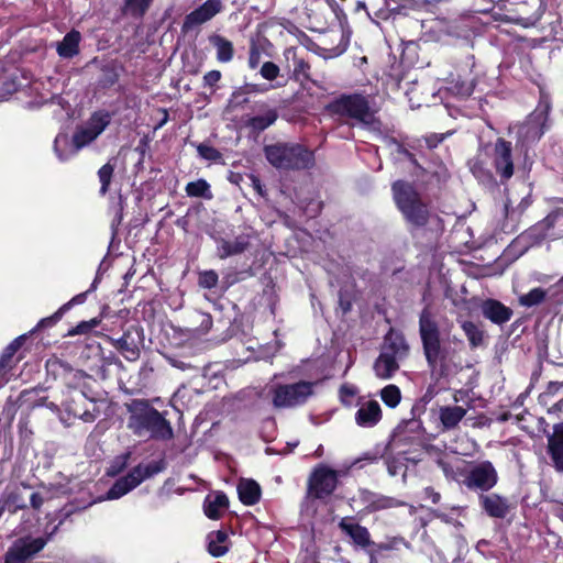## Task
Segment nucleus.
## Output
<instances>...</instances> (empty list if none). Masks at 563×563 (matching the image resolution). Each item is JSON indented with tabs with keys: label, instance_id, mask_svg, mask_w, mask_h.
<instances>
[{
	"label": "nucleus",
	"instance_id": "obj_63",
	"mask_svg": "<svg viewBox=\"0 0 563 563\" xmlns=\"http://www.w3.org/2000/svg\"><path fill=\"white\" fill-rule=\"evenodd\" d=\"M86 295H87V291L75 296L70 301L67 302V303H69V308L73 305L82 303L86 299Z\"/></svg>",
	"mask_w": 563,
	"mask_h": 563
},
{
	"label": "nucleus",
	"instance_id": "obj_56",
	"mask_svg": "<svg viewBox=\"0 0 563 563\" xmlns=\"http://www.w3.org/2000/svg\"><path fill=\"white\" fill-rule=\"evenodd\" d=\"M250 179L252 181V186L254 188V190L260 195V196H264L265 195V190H264V186L262 185L261 180L254 176V175H251L250 176Z\"/></svg>",
	"mask_w": 563,
	"mask_h": 563
},
{
	"label": "nucleus",
	"instance_id": "obj_48",
	"mask_svg": "<svg viewBox=\"0 0 563 563\" xmlns=\"http://www.w3.org/2000/svg\"><path fill=\"white\" fill-rule=\"evenodd\" d=\"M68 309H69V303L63 305L54 314L42 319L38 322L37 328L51 327V325L55 324L57 321L60 320L64 312L67 311Z\"/></svg>",
	"mask_w": 563,
	"mask_h": 563
},
{
	"label": "nucleus",
	"instance_id": "obj_54",
	"mask_svg": "<svg viewBox=\"0 0 563 563\" xmlns=\"http://www.w3.org/2000/svg\"><path fill=\"white\" fill-rule=\"evenodd\" d=\"M45 499L46 498L41 493H33L30 497L32 508L38 510L43 506Z\"/></svg>",
	"mask_w": 563,
	"mask_h": 563
},
{
	"label": "nucleus",
	"instance_id": "obj_4",
	"mask_svg": "<svg viewBox=\"0 0 563 563\" xmlns=\"http://www.w3.org/2000/svg\"><path fill=\"white\" fill-rule=\"evenodd\" d=\"M391 189L394 200L406 221L415 228L427 225L430 212L415 187L407 181L397 180Z\"/></svg>",
	"mask_w": 563,
	"mask_h": 563
},
{
	"label": "nucleus",
	"instance_id": "obj_42",
	"mask_svg": "<svg viewBox=\"0 0 563 563\" xmlns=\"http://www.w3.org/2000/svg\"><path fill=\"white\" fill-rule=\"evenodd\" d=\"M152 0H125L124 10L134 16H142L148 9Z\"/></svg>",
	"mask_w": 563,
	"mask_h": 563
},
{
	"label": "nucleus",
	"instance_id": "obj_64",
	"mask_svg": "<svg viewBox=\"0 0 563 563\" xmlns=\"http://www.w3.org/2000/svg\"><path fill=\"white\" fill-rule=\"evenodd\" d=\"M409 151L411 152V150H418L419 147H421V141L420 140H415L412 142H408L405 144Z\"/></svg>",
	"mask_w": 563,
	"mask_h": 563
},
{
	"label": "nucleus",
	"instance_id": "obj_53",
	"mask_svg": "<svg viewBox=\"0 0 563 563\" xmlns=\"http://www.w3.org/2000/svg\"><path fill=\"white\" fill-rule=\"evenodd\" d=\"M129 459L130 453H125L122 456H120L119 460L111 466V472L109 473L114 475L121 472L126 466Z\"/></svg>",
	"mask_w": 563,
	"mask_h": 563
},
{
	"label": "nucleus",
	"instance_id": "obj_10",
	"mask_svg": "<svg viewBox=\"0 0 563 563\" xmlns=\"http://www.w3.org/2000/svg\"><path fill=\"white\" fill-rule=\"evenodd\" d=\"M498 473L490 461L470 465L464 472L462 484L472 492L484 494L496 486Z\"/></svg>",
	"mask_w": 563,
	"mask_h": 563
},
{
	"label": "nucleus",
	"instance_id": "obj_7",
	"mask_svg": "<svg viewBox=\"0 0 563 563\" xmlns=\"http://www.w3.org/2000/svg\"><path fill=\"white\" fill-rule=\"evenodd\" d=\"M58 528L59 525L55 526L52 531L36 538L30 534L18 538L5 552L4 563H27L45 548Z\"/></svg>",
	"mask_w": 563,
	"mask_h": 563
},
{
	"label": "nucleus",
	"instance_id": "obj_21",
	"mask_svg": "<svg viewBox=\"0 0 563 563\" xmlns=\"http://www.w3.org/2000/svg\"><path fill=\"white\" fill-rule=\"evenodd\" d=\"M217 243V256L220 260H225L231 256L240 255L249 250L251 245L250 234H240L233 241L224 238H214Z\"/></svg>",
	"mask_w": 563,
	"mask_h": 563
},
{
	"label": "nucleus",
	"instance_id": "obj_14",
	"mask_svg": "<svg viewBox=\"0 0 563 563\" xmlns=\"http://www.w3.org/2000/svg\"><path fill=\"white\" fill-rule=\"evenodd\" d=\"M492 164L500 181H507L514 175L512 146L503 137L497 139L492 152Z\"/></svg>",
	"mask_w": 563,
	"mask_h": 563
},
{
	"label": "nucleus",
	"instance_id": "obj_23",
	"mask_svg": "<svg viewBox=\"0 0 563 563\" xmlns=\"http://www.w3.org/2000/svg\"><path fill=\"white\" fill-rule=\"evenodd\" d=\"M479 505L489 517L498 519L505 518L510 510L508 498L498 494H481Z\"/></svg>",
	"mask_w": 563,
	"mask_h": 563
},
{
	"label": "nucleus",
	"instance_id": "obj_52",
	"mask_svg": "<svg viewBox=\"0 0 563 563\" xmlns=\"http://www.w3.org/2000/svg\"><path fill=\"white\" fill-rule=\"evenodd\" d=\"M221 79L219 70H210L203 76V84L208 87H213Z\"/></svg>",
	"mask_w": 563,
	"mask_h": 563
},
{
	"label": "nucleus",
	"instance_id": "obj_39",
	"mask_svg": "<svg viewBox=\"0 0 563 563\" xmlns=\"http://www.w3.org/2000/svg\"><path fill=\"white\" fill-rule=\"evenodd\" d=\"M548 291L539 287L533 288L528 294L520 296L519 302L523 307L537 306L545 299Z\"/></svg>",
	"mask_w": 563,
	"mask_h": 563
},
{
	"label": "nucleus",
	"instance_id": "obj_18",
	"mask_svg": "<svg viewBox=\"0 0 563 563\" xmlns=\"http://www.w3.org/2000/svg\"><path fill=\"white\" fill-rule=\"evenodd\" d=\"M222 9L220 0H207L199 8L186 15L181 30L188 32L194 27L203 24L211 20Z\"/></svg>",
	"mask_w": 563,
	"mask_h": 563
},
{
	"label": "nucleus",
	"instance_id": "obj_8",
	"mask_svg": "<svg viewBox=\"0 0 563 563\" xmlns=\"http://www.w3.org/2000/svg\"><path fill=\"white\" fill-rule=\"evenodd\" d=\"M275 408H292L300 406L313 394V384L300 380L292 384H276L269 389Z\"/></svg>",
	"mask_w": 563,
	"mask_h": 563
},
{
	"label": "nucleus",
	"instance_id": "obj_12",
	"mask_svg": "<svg viewBox=\"0 0 563 563\" xmlns=\"http://www.w3.org/2000/svg\"><path fill=\"white\" fill-rule=\"evenodd\" d=\"M63 405L69 415L84 422H93L100 415L98 401L84 391L74 393Z\"/></svg>",
	"mask_w": 563,
	"mask_h": 563
},
{
	"label": "nucleus",
	"instance_id": "obj_55",
	"mask_svg": "<svg viewBox=\"0 0 563 563\" xmlns=\"http://www.w3.org/2000/svg\"><path fill=\"white\" fill-rule=\"evenodd\" d=\"M443 140H444V134H441L440 136H438V135H432V136L426 137V139H424V143L427 144V146H428L429 148H433V147H435L439 143H441Z\"/></svg>",
	"mask_w": 563,
	"mask_h": 563
},
{
	"label": "nucleus",
	"instance_id": "obj_59",
	"mask_svg": "<svg viewBox=\"0 0 563 563\" xmlns=\"http://www.w3.org/2000/svg\"><path fill=\"white\" fill-rule=\"evenodd\" d=\"M356 390L353 386H349V385H343L341 388H340V394H341V397L344 398V397H353L355 395Z\"/></svg>",
	"mask_w": 563,
	"mask_h": 563
},
{
	"label": "nucleus",
	"instance_id": "obj_32",
	"mask_svg": "<svg viewBox=\"0 0 563 563\" xmlns=\"http://www.w3.org/2000/svg\"><path fill=\"white\" fill-rule=\"evenodd\" d=\"M80 33L78 31L68 32L62 42L57 44V53L63 58H71L79 53Z\"/></svg>",
	"mask_w": 563,
	"mask_h": 563
},
{
	"label": "nucleus",
	"instance_id": "obj_19",
	"mask_svg": "<svg viewBox=\"0 0 563 563\" xmlns=\"http://www.w3.org/2000/svg\"><path fill=\"white\" fill-rule=\"evenodd\" d=\"M46 367L55 377H59L66 386L71 388L78 387L86 377L82 371L73 368L67 362L59 358L48 360Z\"/></svg>",
	"mask_w": 563,
	"mask_h": 563
},
{
	"label": "nucleus",
	"instance_id": "obj_3",
	"mask_svg": "<svg viewBox=\"0 0 563 563\" xmlns=\"http://www.w3.org/2000/svg\"><path fill=\"white\" fill-rule=\"evenodd\" d=\"M265 157L278 169L300 170L314 165L313 152L298 143H275L264 147Z\"/></svg>",
	"mask_w": 563,
	"mask_h": 563
},
{
	"label": "nucleus",
	"instance_id": "obj_25",
	"mask_svg": "<svg viewBox=\"0 0 563 563\" xmlns=\"http://www.w3.org/2000/svg\"><path fill=\"white\" fill-rule=\"evenodd\" d=\"M339 528L349 536L353 543L361 548H367L372 544L371 534L366 527L353 521V518L344 517L339 522Z\"/></svg>",
	"mask_w": 563,
	"mask_h": 563
},
{
	"label": "nucleus",
	"instance_id": "obj_1",
	"mask_svg": "<svg viewBox=\"0 0 563 563\" xmlns=\"http://www.w3.org/2000/svg\"><path fill=\"white\" fill-rule=\"evenodd\" d=\"M419 334L431 377L435 382L441 379L449 382L462 369V366L448 349L441 345L439 327L428 309H423L420 313Z\"/></svg>",
	"mask_w": 563,
	"mask_h": 563
},
{
	"label": "nucleus",
	"instance_id": "obj_31",
	"mask_svg": "<svg viewBox=\"0 0 563 563\" xmlns=\"http://www.w3.org/2000/svg\"><path fill=\"white\" fill-rule=\"evenodd\" d=\"M238 494L244 505H255L261 497V487L253 479H241L238 485Z\"/></svg>",
	"mask_w": 563,
	"mask_h": 563
},
{
	"label": "nucleus",
	"instance_id": "obj_24",
	"mask_svg": "<svg viewBox=\"0 0 563 563\" xmlns=\"http://www.w3.org/2000/svg\"><path fill=\"white\" fill-rule=\"evenodd\" d=\"M254 110H256L258 113L252 117H247L245 124L247 128L256 132L264 131L274 124L278 118L277 111L268 107L266 103L255 104Z\"/></svg>",
	"mask_w": 563,
	"mask_h": 563
},
{
	"label": "nucleus",
	"instance_id": "obj_57",
	"mask_svg": "<svg viewBox=\"0 0 563 563\" xmlns=\"http://www.w3.org/2000/svg\"><path fill=\"white\" fill-rule=\"evenodd\" d=\"M401 464L398 463L396 460H388L387 461V471L390 476H396L398 474V471L400 468Z\"/></svg>",
	"mask_w": 563,
	"mask_h": 563
},
{
	"label": "nucleus",
	"instance_id": "obj_43",
	"mask_svg": "<svg viewBox=\"0 0 563 563\" xmlns=\"http://www.w3.org/2000/svg\"><path fill=\"white\" fill-rule=\"evenodd\" d=\"M468 166L473 175L482 181L490 180V173L484 167L483 162L479 158H474L468 162Z\"/></svg>",
	"mask_w": 563,
	"mask_h": 563
},
{
	"label": "nucleus",
	"instance_id": "obj_20",
	"mask_svg": "<svg viewBox=\"0 0 563 563\" xmlns=\"http://www.w3.org/2000/svg\"><path fill=\"white\" fill-rule=\"evenodd\" d=\"M547 452L552 466L563 473V422L555 423L551 433L547 434Z\"/></svg>",
	"mask_w": 563,
	"mask_h": 563
},
{
	"label": "nucleus",
	"instance_id": "obj_11",
	"mask_svg": "<svg viewBox=\"0 0 563 563\" xmlns=\"http://www.w3.org/2000/svg\"><path fill=\"white\" fill-rule=\"evenodd\" d=\"M340 474L325 464H318L308 478V496L323 499L332 495L338 487Z\"/></svg>",
	"mask_w": 563,
	"mask_h": 563
},
{
	"label": "nucleus",
	"instance_id": "obj_38",
	"mask_svg": "<svg viewBox=\"0 0 563 563\" xmlns=\"http://www.w3.org/2000/svg\"><path fill=\"white\" fill-rule=\"evenodd\" d=\"M388 146L390 150V154L394 155L396 157V159L406 158L409 162H411L413 165H416V166L418 165L415 154L411 153L409 151V148L404 143H400L395 139H391L388 142Z\"/></svg>",
	"mask_w": 563,
	"mask_h": 563
},
{
	"label": "nucleus",
	"instance_id": "obj_2",
	"mask_svg": "<svg viewBox=\"0 0 563 563\" xmlns=\"http://www.w3.org/2000/svg\"><path fill=\"white\" fill-rule=\"evenodd\" d=\"M125 408L129 413L126 427L135 437L155 441L174 438L170 422L148 400L132 399Z\"/></svg>",
	"mask_w": 563,
	"mask_h": 563
},
{
	"label": "nucleus",
	"instance_id": "obj_51",
	"mask_svg": "<svg viewBox=\"0 0 563 563\" xmlns=\"http://www.w3.org/2000/svg\"><path fill=\"white\" fill-rule=\"evenodd\" d=\"M200 324H199V333H207L212 327V318L208 313H199Z\"/></svg>",
	"mask_w": 563,
	"mask_h": 563
},
{
	"label": "nucleus",
	"instance_id": "obj_9",
	"mask_svg": "<svg viewBox=\"0 0 563 563\" xmlns=\"http://www.w3.org/2000/svg\"><path fill=\"white\" fill-rule=\"evenodd\" d=\"M164 470V462H151L146 465L139 464L128 475L120 477L107 493L110 500L119 499L137 487L143 481L158 474Z\"/></svg>",
	"mask_w": 563,
	"mask_h": 563
},
{
	"label": "nucleus",
	"instance_id": "obj_58",
	"mask_svg": "<svg viewBox=\"0 0 563 563\" xmlns=\"http://www.w3.org/2000/svg\"><path fill=\"white\" fill-rule=\"evenodd\" d=\"M424 495L430 498L433 504H438L441 499L440 493L435 492L432 487L424 488Z\"/></svg>",
	"mask_w": 563,
	"mask_h": 563
},
{
	"label": "nucleus",
	"instance_id": "obj_34",
	"mask_svg": "<svg viewBox=\"0 0 563 563\" xmlns=\"http://www.w3.org/2000/svg\"><path fill=\"white\" fill-rule=\"evenodd\" d=\"M1 500L3 509H8L10 514H15L18 510L26 508L25 500L18 489L5 493Z\"/></svg>",
	"mask_w": 563,
	"mask_h": 563
},
{
	"label": "nucleus",
	"instance_id": "obj_62",
	"mask_svg": "<svg viewBox=\"0 0 563 563\" xmlns=\"http://www.w3.org/2000/svg\"><path fill=\"white\" fill-rule=\"evenodd\" d=\"M549 291H552V295L553 296H556V295H563V277L556 283L554 284L550 289Z\"/></svg>",
	"mask_w": 563,
	"mask_h": 563
},
{
	"label": "nucleus",
	"instance_id": "obj_16",
	"mask_svg": "<svg viewBox=\"0 0 563 563\" xmlns=\"http://www.w3.org/2000/svg\"><path fill=\"white\" fill-rule=\"evenodd\" d=\"M554 228L555 223L553 222V217L548 214L543 220L539 221L522 232L518 236V241L523 243L526 247H531L533 245L540 244L545 239L555 240L563 236L562 233L553 232Z\"/></svg>",
	"mask_w": 563,
	"mask_h": 563
},
{
	"label": "nucleus",
	"instance_id": "obj_44",
	"mask_svg": "<svg viewBox=\"0 0 563 563\" xmlns=\"http://www.w3.org/2000/svg\"><path fill=\"white\" fill-rule=\"evenodd\" d=\"M219 276L213 269L205 271L199 274L198 284L202 288L212 289L217 286Z\"/></svg>",
	"mask_w": 563,
	"mask_h": 563
},
{
	"label": "nucleus",
	"instance_id": "obj_29",
	"mask_svg": "<svg viewBox=\"0 0 563 563\" xmlns=\"http://www.w3.org/2000/svg\"><path fill=\"white\" fill-rule=\"evenodd\" d=\"M466 412L460 406H442L439 409V419L445 430H451L459 426Z\"/></svg>",
	"mask_w": 563,
	"mask_h": 563
},
{
	"label": "nucleus",
	"instance_id": "obj_60",
	"mask_svg": "<svg viewBox=\"0 0 563 563\" xmlns=\"http://www.w3.org/2000/svg\"><path fill=\"white\" fill-rule=\"evenodd\" d=\"M209 536H212V539L216 540V542L224 544L228 540V534L223 531H216L210 533Z\"/></svg>",
	"mask_w": 563,
	"mask_h": 563
},
{
	"label": "nucleus",
	"instance_id": "obj_61",
	"mask_svg": "<svg viewBox=\"0 0 563 563\" xmlns=\"http://www.w3.org/2000/svg\"><path fill=\"white\" fill-rule=\"evenodd\" d=\"M549 214H550V217H553V222L556 225L558 223H560L563 220V207L554 209Z\"/></svg>",
	"mask_w": 563,
	"mask_h": 563
},
{
	"label": "nucleus",
	"instance_id": "obj_36",
	"mask_svg": "<svg viewBox=\"0 0 563 563\" xmlns=\"http://www.w3.org/2000/svg\"><path fill=\"white\" fill-rule=\"evenodd\" d=\"M115 158H111L98 170V178L101 184L100 195L102 196H104L109 190V186L111 184V179L115 168Z\"/></svg>",
	"mask_w": 563,
	"mask_h": 563
},
{
	"label": "nucleus",
	"instance_id": "obj_46",
	"mask_svg": "<svg viewBox=\"0 0 563 563\" xmlns=\"http://www.w3.org/2000/svg\"><path fill=\"white\" fill-rule=\"evenodd\" d=\"M197 151L199 155L207 161L217 162L221 158V153L217 148L203 143L197 146Z\"/></svg>",
	"mask_w": 563,
	"mask_h": 563
},
{
	"label": "nucleus",
	"instance_id": "obj_47",
	"mask_svg": "<svg viewBox=\"0 0 563 563\" xmlns=\"http://www.w3.org/2000/svg\"><path fill=\"white\" fill-rule=\"evenodd\" d=\"M542 134L543 130L539 128L537 123L534 124L532 120H529V122L520 129V135H525L526 137L531 136L533 140H539Z\"/></svg>",
	"mask_w": 563,
	"mask_h": 563
},
{
	"label": "nucleus",
	"instance_id": "obj_49",
	"mask_svg": "<svg viewBox=\"0 0 563 563\" xmlns=\"http://www.w3.org/2000/svg\"><path fill=\"white\" fill-rule=\"evenodd\" d=\"M209 553L214 558H220L228 552V547L221 543L216 542L212 539V536H209Z\"/></svg>",
	"mask_w": 563,
	"mask_h": 563
},
{
	"label": "nucleus",
	"instance_id": "obj_28",
	"mask_svg": "<svg viewBox=\"0 0 563 563\" xmlns=\"http://www.w3.org/2000/svg\"><path fill=\"white\" fill-rule=\"evenodd\" d=\"M228 507L229 499L222 492L209 494L203 503L205 514L210 519H219Z\"/></svg>",
	"mask_w": 563,
	"mask_h": 563
},
{
	"label": "nucleus",
	"instance_id": "obj_41",
	"mask_svg": "<svg viewBox=\"0 0 563 563\" xmlns=\"http://www.w3.org/2000/svg\"><path fill=\"white\" fill-rule=\"evenodd\" d=\"M382 400L390 408H395L401 399L400 389L396 385H388L380 391Z\"/></svg>",
	"mask_w": 563,
	"mask_h": 563
},
{
	"label": "nucleus",
	"instance_id": "obj_40",
	"mask_svg": "<svg viewBox=\"0 0 563 563\" xmlns=\"http://www.w3.org/2000/svg\"><path fill=\"white\" fill-rule=\"evenodd\" d=\"M24 342V335H21L13 340L3 351V353L0 356V371L7 368L9 366V363L11 362L13 355L16 353V351L21 347V345Z\"/></svg>",
	"mask_w": 563,
	"mask_h": 563
},
{
	"label": "nucleus",
	"instance_id": "obj_15",
	"mask_svg": "<svg viewBox=\"0 0 563 563\" xmlns=\"http://www.w3.org/2000/svg\"><path fill=\"white\" fill-rule=\"evenodd\" d=\"M352 500L358 501L363 505L364 510L368 514L405 506H408L411 510L413 509V507L408 505L406 501L390 496L380 495L368 489H360L357 497Z\"/></svg>",
	"mask_w": 563,
	"mask_h": 563
},
{
	"label": "nucleus",
	"instance_id": "obj_17",
	"mask_svg": "<svg viewBox=\"0 0 563 563\" xmlns=\"http://www.w3.org/2000/svg\"><path fill=\"white\" fill-rule=\"evenodd\" d=\"M285 70L290 79L295 81H305L310 79V65L306 60L302 52L300 53L297 47H288L284 51Z\"/></svg>",
	"mask_w": 563,
	"mask_h": 563
},
{
	"label": "nucleus",
	"instance_id": "obj_22",
	"mask_svg": "<svg viewBox=\"0 0 563 563\" xmlns=\"http://www.w3.org/2000/svg\"><path fill=\"white\" fill-rule=\"evenodd\" d=\"M382 352L402 361L409 354V345L401 332L390 329L384 338Z\"/></svg>",
	"mask_w": 563,
	"mask_h": 563
},
{
	"label": "nucleus",
	"instance_id": "obj_50",
	"mask_svg": "<svg viewBox=\"0 0 563 563\" xmlns=\"http://www.w3.org/2000/svg\"><path fill=\"white\" fill-rule=\"evenodd\" d=\"M261 62V52L258 47L253 44L250 48V55H249V66L252 69H255L258 67Z\"/></svg>",
	"mask_w": 563,
	"mask_h": 563
},
{
	"label": "nucleus",
	"instance_id": "obj_45",
	"mask_svg": "<svg viewBox=\"0 0 563 563\" xmlns=\"http://www.w3.org/2000/svg\"><path fill=\"white\" fill-rule=\"evenodd\" d=\"M280 68L273 62H265L260 69L261 76L269 81L275 80L279 75Z\"/></svg>",
	"mask_w": 563,
	"mask_h": 563
},
{
	"label": "nucleus",
	"instance_id": "obj_37",
	"mask_svg": "<svg viewBox=\"0 0 563 563\" xmlns=\"http://www.w3.org/2000/svg\"><path fill=\"white\" fill-rule=\"evenodd\" d=\"M461 327L472 347H477L483 344L484 332L474 322L464 321Z\"/></svg>",
	"mask_w": 563,
	"mask_h": 563
},
{
	"label": "nucleus",
	"instance_id": "obj_5",
	"mask_svg": "<svg viewBox=\"0 0 563 563\" xmlns=\"http://www.w3.org/2000/svg\"><path fill=\"white\" fill-rule=\"evenodd\" d=\"M329 110L340 117H346L365 126L374 124L375 109L372 100L361 93L342 95L329 104Z\"/></svg>",
	"mask_w": 563,
	"mask_h": 563
},
{
	"label": "nucleus",
	"instance_id": "obj_35",
	"mask_svg": "<svg viewBox=\"0 0 563 563\" xmlns=\"http://www.w3.org/2000/svg\"><path fill=\"white\" fill-rule=\"evenodd\" d=\"M185 191L189 197L211 199L212 192L210 190V185L205 179H198L196 181H190L187 184Z\"/></svg>",
	"mask_w": 563,
	"mask_h": 563
},
{
	"label": "nucleus",
	"instance_id": "obj_30",
	"mask_svg": "<svg viewBox=\"0 0 563 563\" xmlns=\"http://www.w3.org/2000/svg\"><path fill=\"white\" fill-rule=\"evenodd\" d=\"M399 362L388 353L380 351L379 356L374 363V372L377 377L388 379L399 369Z\"/></svg>",
	"mask_w": 563,
	"mask_h": 563
},
{
	"label": "nucleus",
	"instance_id": "obj_6",
	"mask_svg": "<svg viewBox=\"0 0 563 563\" xmlns=\"http://www.w3.org/2000/svg\"><path fill=\"white\" fill-rule=\"evenodd\" d=\"M110 117L104 112H95L89 120L76 129L73 135V148L70 154L59 152L58 145L67 142V137L56 136L54 141V151L60 161H66L70 155L77 154L78 151L92 143L109 125Z\"/></svg>",
	"mask_w": 563,
	"mask_h": 563
},
{
	"label": "nucleus",
	"instance_id": "obj_33",
	"mask_svg": "<svg viewBox=\"0 0 563 563\" xmlns=\"http://www.w3.org/2000/svg\"><path fill=\"white\" fill-rule=\"evenodd\" d=\"M209 41L217 49V58L219 62L228 63L233 58V45L229 40L214 34L209 37Z\"/></svg>",
	"mask_w": 563,
	"mask_h": 563
},
{
	"label": "nucleus",
	"instance_id": "obj_27",
	"mask_svg": "<svg viewBox=\"0 0 563 563\" xmlns=\"http://www.w3.org/2000/svg\"><path fill=\"white\" fill-rule=\"evenodd\" d=\"M382 418V409L377 401L363 402L355 413V421L360 427H374Z\"/></svg>",
	"mask_w": 563,
	"mask_h": 563
},
{
	"label": "nucleus",
	"instance_id": "obj_13",
	"mask_svg": "<svg viewBox=\"0 0 563 563\" xmlns=\"http://www.w3.org/2000/svg\"><path fill=\"white\" fill-rule=\"evenodd\" d=\"M144 342V332L140 327L128 328L123 335L119 339H112V345L124 356L129 362H135L140 358L141 346Z\"/></svg>",
	"mask_w": 563,
	"mask_h": 563
},
{
	"label": "nucleus",
	"instance_id": "obj_26",
	"mask_svg": "<svg viewBox=\"0 0 563 563\" xmlns=\"http://www.w3.org/2000/svg\"><path fill=\"white\" fill-rule=\"evenodd\" d=\"M483 316L493 323L503 324L510 320L512 310L495 299L485 300L482 306Z\"/></svg>",
	"mask_w": 563,
	"mask_h": 563
}]
</instances>
